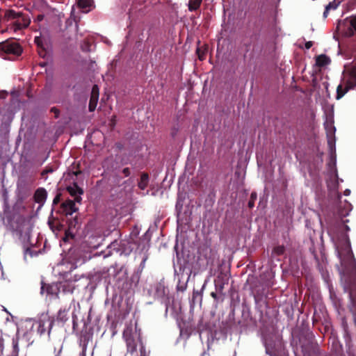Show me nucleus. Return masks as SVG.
Listing matches in <instances>:
<instances>
[{
  "mask_svg": "<svg viewBox=\"0 0 356 356\" xmlns=\"http://www.w3.org/2000/svg\"><path fill=\"white\" fill-rule=\"evenodd\" d=\"M337 253L341 265L348 270L356 274V260L350 247V242L347 235H344L337 245Z\"/></svg>",
  "mask_w": 356,
  "mask_h": 356,
  "instance_id": "nucleus-1",
  "label": "nucleus"
},
{
  "mask_svg": "<svg viewBox=\"0 0 356 356\" xmlns=\"http://www.w3.org/2000/svg\"><path fill=\"white\" fill-rule=\"evenodd\" d=\"M356 86V63L347 67L337 88V99H339Z\"/></svg>",
  "mask_w": 356,
  "mask_h": 356,
  "instance_id": "nucleus-2",
  "label": "nucleus"
},
{
  "mask_svg": "<svg viewBox=\"0 0 356 356\" xmlns=\"http://www.w3.org/2000/svg\"><path fill=\"white\" fill-rule=\"evenodd\" d=\"M22 49L19 43L13 41H5L0 42V56L4 57L6 55L19 56Z\"/></svg>",
  "mask_w": 356,
  "mask_h": 356,
  "instance_id": "nucleus-3",
  "label": "nucleus"
},
{
  "mask_svg": "<svg viewBox=\"0 0 356 356\" xmlns=\"http://www.w3.org/2000/svg\"><path fill=\"white\" fill-rule=\"evenodd\" d=\"M136 332V327L134 329L132 325H127L123 331V339L126 341L127 350L131 353L136 352L137 343L135 341L134 335Z\"/></svg>",
  "mask_w": 356,
  "mask_h": 356,
  "instance_id": "nucleus-4",
  "label": "nucleus"
},
{
  "mask_svg": "<svg viewBox=\"0 0 356 356\" xmlns=\"http://www.w3.org/2000/svg\"><path fill=\"white\" fill-rule=\"evenodd\" d=\"M36 325L39 334L42 335L46 332L49 334L54 325V319L47 315H43L38 320Z\"/></svg>",
  "mask_w": 356,
  "mask_h": 356,
  "instance_id": "nucleus-5",
  "label": "nucleus"
},
{
  "mask_svg": "<svg viewBox=\"0 0 356 356\" xmlns=\"http://www.w3.org/2000/svg\"><path fill=\"white\" fill-rule=\"evenodd\" d=\"M65 276V280L62 282L63 291L64 293H72L76 288L75 283L80 279V277L78 275H74L73 278L71 277H68L69 275L67 273Z\"/></svg>",
  "mask_w": 356,
  "mask_h": 356,
  "instance_id": "nucleus-6",
  "label": "nucleus"
},
{
  "mask_svg": "<svg viewBox=\"0 0 356 356\" xmlns=\"http://www.w3.org/2000/svg\"><path fill=\"white\" fill-rule=\"evenodd\" d=\"M19 20L15 22L13 24V29L15 31L27 28L31 23V18L22 13V16L18 18Z\"/></svg>",
  "mask_w": 356,
  "mask_h": 356,
  "instance_id": "nucleus-7",
  "label": "nucleus"
},
{
  "mask_svg": "<svg viewBox=\"0 0 356 356\" xmlns=\"http://www.w3.org/2000/svg\"><path fill=\"white\" fill-rule=\"evenodd\" d=\"M99 90L97 85H94L92 91H91V95L88 106V109L90 112H92L95 110L97 107V104L99 99Z\"/></svg>",
  "mask_w": 356,
  "mask_h": 356,
  "instance_id": "nucleus-8",
  "label": "nucleus"
},
{
  "mask_svg": "<svg viewBox=\"0 0 356 356\" xmlns=\"http://www.w3.org/2000/svg\"><path fill=\"white\" fill-rule=\"evenodd\" d=\"M67 191L71 196L74 197V201L79 203L81 202V195L83 193V191L76 183H74L72 186H67Z\"/></svg>",
  "mask_w": 356,
  "mask_h": 356,
  "instance_id": "nucleus-9",
  "label": "nucleus"
},
{
  "mask_svg": "<svg viewBox=\"0 0 356 356\" xmlns=\"http://www.w3.org/2000/svg\"><path fill=\"white\" fill-rule=\"evenodd\" d=\"M75 202L74 200H67L63 202L62 209L66 216L72 215L78 210L75 205Z\"/></svg>",
  "mask_w": 356,
  "mask_h": 356,
  "instance_id": "nucleus-10",
  "label": "nucleus"
},
{
  "mask_svg": "<svg viewBox=\"0 0 356 356\" xmlns=\"http://www.w3.org/2000/svg\"><path fill=\"white\" fill-rule=\"evenodd\" d=\"M47 193L46 190L43 188H40L37 189L34 193V200L35 201L40 204H43L47 199Z\"/></svg>",
  "mask_w": 356,
  "mask_h": 356,
  "instance_id": "nucleus-11",
  "label": "nucleus"
},
{
  "mask_svg": "<svg viewBox=\"0 0 356 356\" xmlns=\"http://www.w3.org/2000/svg\"><path fill=\"white\" fill-rule=\"evenodd\" d=\"M341 0H333L330 2L327 5H326L325 10L323 12V17L326 18L328 16L329 12L330 10H336L339 5L341 4Z\"/></svg>",
  "mask_w": 356,
  "mask_h": 356,
  "instance_id": "nucleus-12",
  "label": "nucleus"
},
{
  "mask_svg": "<svg viewBox=\"0 0 356 356\" xmlns=\"http://www.w3.org/2000/svg\"><path fill=\"white\" fill-rule=\"evenodd\" d=\"M77 5L83 12L88 13L92 6V0H78Z\"/></svg>",
  "mask_w": 356,
  "mask_h": 356,
  "instance_id": "nucleus-13",
  "label": "nucleus"
},
{
  "mask_svg": "<svg viewBox=\"0 0 356 356\" xmlns=\"http://www.w3.org/2000/svg\"><path fill=\"white\" fill-rule=\"evenodd\" d=\"M330 63V59L328 56L324 54L318 56L316 58V65L318 67H323L327 65Z\"/></svg>",
  "mask_w": 356,
  "mask_h": 356,
  "instance_id": "nucleus-14",
  "label": "nucleus"
},
{
  "mask_svg": "<svg viewBox=\"0 0 356 356\" xmlns=\"http://www.w3.org/2000/svg\"><path fill=\"white\" fill-rule=\"evenodd\" d=\"M19 16H22V13L16 12L13 10H8L5 12L4 18L9 21L10 19H18Z\"/></svg>",
  "mask_w": 356,
  "mask_h": 356,
  "instance_id": "nucleus-15",
  "label": "nucleus"
},
{
  "mask_svg": "<svg viewBox=\"0 0 356 356\" xmlns=\"http://www.w3.org/2000/svg\"><path fill=\"white\" fill-rule=\"evenodd\" d=\"M68 319V309H60L57 315V321L61 323H65Z\"/></svg>",
  "mask_w": 356,
  "mask_h": 356,
  "instance_id": "nucleus-16",
  "label": "nucleus"
},
{
  "mask_svg": "<svg viewBox=\"0 0 356 356\" xmlns=\"http://www.w3.org/2000/svg\"><path fill=\"white\" fill-rule=\"evenodd\" d=\"M148 181H149L148 175L146 173H143L140 176V181L138 182V186L141 190H145L148 185Z\"/></svg>",
  "mask_w": 356,
  "mask_h": 356,
  "instance_id": "nucleus-17",
  "label": "nucleus"
},
{
  "mask_svg": "<svg viewBox=\"0 0 356 356\" xmlns=\"http://www.w3.org/2000/svg\"><path fill=\"white\" fill-rule=\"evenodd\" d=\"M202 0H189L188 2V10L190 11H194L198 9L201 5Z\"/></svg>",
  "mask_w": 356,
  "mask_h": 356,
  "instance_id": "nucleus-18",
  "label": "nucleus"
},
{
  "mask_svg": "<svg viewBox=\"0 0 356 356\" xmlns=\"http://www.w3.org/2000/svg\"><path fill=\"white\" fill-rule=\"evenodd\" d=\"M12 346H13V356H18L19 355V341L18 338H13L12 339Z\"/></svg>",
  "mask_w": 356,
  "mask_h": 356,
  "instance_id": "nucleus-19",
  "label": "nucleus"
},
{
  "mask_svg": "<svg viewBox=\"0 0 356 356\" xmlns=\"http://www.w3.org/2000/svg\"><path fill=\"white\" fill-rule=\"evenodd\" d=\"M198 58L200 60H203L206 58L207 48L204 47H198L196 49Z\"/></svg>",
  "mask_w": 356,
  "mask_h": 356,
  "instance_id": "nucleus-20",
  "label": "nucleus"
},
{
  "mask_svg": "<svg viewBox=\"0 0 356 356\" xmlns=\"http://www.w3.org/2000/svg\"><path fill=\"white\" fill-rule=\"evenodd\" d=\"M285 252V248L284 245H277L274 248L273 250V253L275 255L280 256L282 255Z\"/></svg>",
  "mask_w": 356,
  "mask_h": 356,
  "instance_id": "nucleus-21",
  "label": "nucleus"
},
{
  "mask_svg": "<svg viewBox=\"0 0 356 356\" xmlns=\"http://www.w3.org/2000/svg\"><path fill=\"white\" fill-rule=\"evenodd\" d=\"M55 170V168H52V167H46V168L44 170H42V172H41V175L42 177L44 179H47V175L48 173H51L53 172Z\"/></svg>",
  "mask_w": 356,
  "mask_h": 356,
  "instance_id": "nucleus-22",
  "label": "nucleus"
},
{
  "mask_svg": "<svg viewBox=\"0 0 356 356\" xmlns=\"http://www.w3.org/2000/svg\"><path fill=\"white\" fill-rule=\"evenodd\" d=\"M257 198V195L255 193H252L250 196V200L248 202L249 207L252 208L254 205V200Z\"/></svg>",
  "mask_w": 356,
  "mask_h": 356,
  "instance_id": "nucleus-23",
  "label": "nucleus"
},
{
  "mask_svg": "<svg viewBox=\"0 0 356 356\" xmlns=\"http://www.w3.org/2000/svg\"><path fill=\"white\" fill-rule=\"evenodd\" d=\"M122 173L124 174V177H128L130 175V170L129 168H125L122 170Z\"/></svg>",
  "mask_w": 356,
  "mask_h": 356,
  "instance_id": "nucleus-24",
  "label": "nucleus"
},
{
  "mask_svg": "<svg viewBox=\"0 0 356 356\" xmlns=\"http://www.w3.org/2000/svg\"><path fill=\"white\" fill-rule=\"evenodd\" d=\"M59 201H60V195H57L54 197V200H53V203H54V204H58V203L59 202Z\"/></svg>",
  "mask_w": 356,
  "mask_h": 356,
  "instance_id": "nucleus-25",
  "label": "nucleus"
},
{
  "mask_svg": "<svg viewBox=\"0 0 356 356\" xmlns=\"http://www.w3.org/2000/svg\"><path fill=\"white\" fill-rule=\"evenodd\" d=\"M335 131V129L334 127L332 126V124H330V127H329V131H330V134H332V133H334Z\"/></svg>",
  "mask_w": 356,
  "mask_h": 356,
  "instance_id": "nucleus-26",
  "label": "nucleus"
},
{
  "mask_svg": "<svg viewBox=\"0 0 356 356\" xmlns=\"http://www.w3.org/2000/svg\"><path fill=\"white\" fill-rule=\"evenodd\" d=\"M43 19H44V15H38V16H37V17H36V20H37L38 22H40V21H42Z\"/></svg>",
  "mask_w": 356,
  "mask_h": 356,
  "instance_id": "nucleus-27",
  "label": "nucleus"
},
{
  "mask_svg": "<svg viewBox=\"0 0 356 356\" xmlns=\"http://www.w3.org/2000/svg\"><path fill=\"white\" fill-rule=\"evenodd\" d=\"M0 349L1 351L2 352L3 349V341L1 339H0Z\"/></svg>",
  "mask_w": 356,
  "mask_h": 356,
  "instance_id": "nucleus-28",
  "label": "nucleus"
},
{
  "mask_svg": "<svg viewBox=\"0 0 356 356\" xmlns=\"http://www.w3.org/2000/svg\"><path fill=\"white\" fill-rule=\"evenodd\" d=\"M312 42H308L305 44L307 49H309L312 47Z\"/></svg>",
  "mask_w": 356,
  "mask_h": 356,
  "instance_id": "nucleus-29",
  "label": "nucleus"
},
{
  "mask_svg": "<svg viewBox=\"0 0 356 356\" xmlns=\"http://www.w3.org/2000/svg\"><path fill=\"white\" fill-rule=\"evenodd\" d=\"M69 236H70L71 237H72V235L70 234H69V233H67V232H65V236L64 237L63 240H64V241H66Z\"/></svg>",
  "mask_w": 356,
  "mask_h": 356,
  "instance_id": "nucleus-30",
  "label": "nucleus"
},
{
  "mask_svg": "<svg viewBox=\"0 0 356 356\" xmlns=\"http://www.w3.org/2000/svg\"><path fill=\"white\" fill-rule=\"evenodd\" d=\"M211 297H213V298L217 299V295H216V293L212 292V293H211Z\"/></svg>",
  "mask_w": 356,
  "mask_h": 356,
  "instance_id": "nucleus-31",
  "label": "nucleus"
},
{
  "mask_svg": "<svg viewBox=\"0 0 356 356\" xmlns=\"http://www.w3.org/2000/svg\"><path fill=\"white\" fill-rule=\"evenodd\" d=\"M52 111H54L55 113H56V115L58 116V111L56 108H52L51 109Z\"/></svg>",
  "mask_w": 356,
  "mask_h": 356,
  "instance_id": "nucleus-32",
  "label": "nucleus"
},
{
  "mask_svg": "<svg viewBox=\"0 0 356 356\" xmlns=\"http://www.w3.org/2000/svg\"><path fill=\"white\" fill-rule=\"evenodd\" d=\"M344 193H345L346 195H348L350 194V191L349 190H346Z\"/></svg>",
  "mask_w": 356,
  "mask_h": 356,
  "instance_id": "nucleus-33",
  "label": "nucleus"
},
{
  "mask_svg": "<svg viewBox=\"0 0 356 356\" xmlns=\"http://www.w3.org/2000/svg\"><path fill=\"white\" fill-rule=\"evenodd\" d=\"M86 343H84V344H83V350H86Z\"/></svg>",
  "mask_w": 356,
  "mask_h": 356,
  "instance_id": "nucleus-34",
  "label": "nucleus"
},
{
  "mask_svg": "<svg viewBox=\"0 0 356 356\" xmlns=\"http://www.w3.org/2000/svg\"><path fill=\"white\" fill-rule=\"evenodd\" d=\"M140 356H146L145 355H141Z\"/></svg>",
  "mask_w": 356,
  "mask_h": 356,
  "instance_id": "nucleus-35",
  "label": "nucleus"
}]
</instances>
